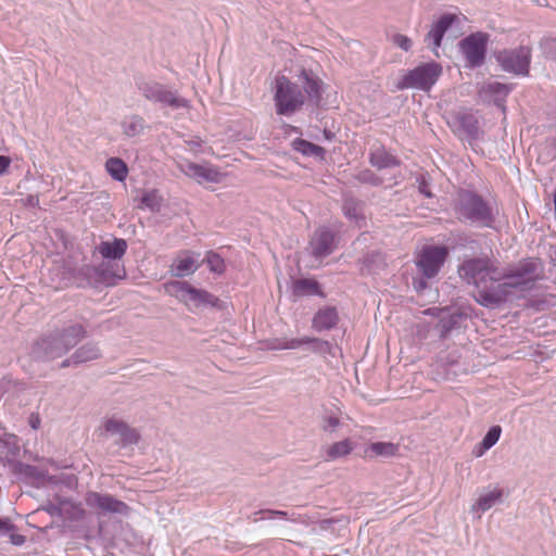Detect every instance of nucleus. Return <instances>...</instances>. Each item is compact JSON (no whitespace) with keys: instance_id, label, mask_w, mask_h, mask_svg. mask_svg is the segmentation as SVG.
<instances>
[{"instance_id":"nucleus-1","label":"nucleus","mask_w":556,"mask_h":556,"mask_svg":"<svg viewBox=\"0 0 556 556\" xmlns=\"http://www.w3.org/2000/svg\"><path fill=\"white\" fill-rule=\"evenodd\" d=\"M459 277L476 288V301L484 307H494L505 302L501 269L490 257H473L464 261L458 267Z\"/></svg>"},{"instance_id":"nucleus-2","label":"nucleus","mask_w":556,"mask_h":556,"mask_svg":"<svg viewBox=\"0 0 556 556\" xmlns=\"http://www.w3.org/2000/svg\"><path fill=\"white\" fill-rule=\"evenodd\" d=\"M86 337L87 330L83 325H71L35 341L30 350V356L37 362H50L60 358Z\"/></svg>"},{"instance_id":"nucleus-3","label":"nucleus","mask_w":556,"mask_h":556,"mask_svg":"<svg viewBox=\"0 0 556 556\" xmlns=\"http://www.w3.org/2000/svg\"><path fill=\"white\" fill-rule=\"evenodd\" d=\"M454 212L459 222L481 228H494L498 215L497 208L482 195L465 189L457 193Z\"/></svg>"},{"instance_id":"nucleus-4","label":"nucleus","mask_w":556,"mask_h":556,"mask_svg":"<svg viewBox=\"0 0 556 556\" xmlns=\"http://www.w3.org/2000/svg\"><path fill=\"white\" fill-rule=\"evenodd\" d=\"M448 256L444 245H426L417 254L415 265L417 276L413 278V287L418 293L431 287Z\"/></svg>"},{"instance_id":"nucleus-5","label":"nucleus","mask_w":556,"mask_h":556,"mask_svg":"<svg viewBox=\"0 0 556 556\" xmlns=\"http://www.w3.org/2000/svg\"><path fill=\"white\" fill-rule=\"evenodd\" d=\"M97 250L105 261L99 267H88L87 270H93L99 277V281L105 285H113L116 279L124 278L126 271L119 261L127 250L126 240L114 238L112 241H102Z\"/></svg>"},{"instance_id":"nucleus-6","label":"nucleus","mask_w":556,"mask_h":556,"mask_svg":"<svg viewBox=\"0 0 556 556\" xmlns=\"http://www.w3.org/2000/svg\"><path fill=\"white\" fill-rule=\"evenodd\" d=\"M136 86L141 96L152 102L174 110L189 109L190 101L179 96L177 91L170 90L166 85L155 80L140 79Z\"/></svg>"},{"instance_id":"nucleus-7","label":"nucleus","mask_w":556,"mask_h":556,"mask_svg":"<svg viewBox=\"0 0 556 556\" xmlns=\"http://www.w3.org/2000/svg\"><path fill=\"white\" fill-rule=\"evenodd\" d=\"M541 263L533 258H523L514 267L507 270H501V280L498 285H504L503 293L505 294V302L510 295L511 289L523 287L538 279V269Z\"/></svg>"},{"instance_id":"nucleus-8","label":"nucleus","mask_w":556,"mask_h":556,"mask_svg":"<svg viewBox=\"0 0 556 556\" xmlns=\"http://www.w3.org/2000/svg\"><path fill=\"white\" fill-rule=\"evenodd\" d=\"M167 290L190 309L208 306L222 308V301L217 296L206 290L197 289L187 281H172L167 285Z\"/></svg>"},{"instance_id":"nucleus-9","label":"nucleus","mask_w":556,"mask_h":556,"mask_svg":"<svg viewBox=\"0 0 556 556\" xmlns=\"http://www.w3.org/2000/svg\"><path fill=\"white\" fill-rule=\"evenodd\" d=\"M274 100L276 113L285 116L291 115L300 110L305 102L301 88L286 76H280L276 79Z\"/></svg>"},{"instance_id":"nucleus-10","label":"nucleus","mask_w":556,"mask_h":556,"mask_svg":"<svg viewBox=\"0 0 556 556\" xmlns=\"http://www.w3.org/2000/svg\"><path fill=\"white\" fill-rule=\"evenodd\" d=\"M442 74V66L435 62L422 63L408 71L397 83V89H419L428 91Z\"/></svg>"},{"instance_id":"nucleus-11","label":"nucleus","mask_w":556,"mask_h":556,"mask_svg":"<svg viewBox=\"0 0 556 556\" xmlns=\"http://www.w3.org/2000/svg\"><path fill=\"white\" fill-rule=\"evenodd\" d=\"M102 437L105 440H112L119 448H126L139 443L140 432L128 425L116 415L105 418L101 425Z\"/></svg>"},{"instance_id":"nucleus-12","label":"nucleus","mask_w":556,"mask_h":556,"mask_svg":"<svg viewBox=\"0 0 556 556\" xmlns=\"http://www.w3.org/2000/svg\"><path fill=\"white\" fill-rule=\"evenodd\" d=\"M495 59L503 71L518 76H526L529 74L531 48L529 46H520L515 49H505L497 52Z\"/></svg>"},{"instance_id":"nucleus-13","label":"nucleus","mask_w":556,"mask_h":556,"mask_svg":"<svg viewBox=\"0 0 556 556\" xmlns=\"http://www.w3.org/2000/svg\"><path fill=\"white\" fill-rule=\"evenodd\" d=\"M85 502L98 516L119 515L126 517L131 511V508L125 502L109 493L90 491L86 494Z\"/></svg>"},{"instance_id":"nucleus-14","label":"nucleus","mask_w":556,"mask_h":556,"mask_svg":"<svg viewBox=\"0 0 556 556\" xmlns=\"http://www.w3.org/2000/svg\"><path fill=\"white\" fill-rule=\"evenodd\" d=\"M488 41L489 35L482 31L470 34L459 41V50L468 67H480L484 63Z\"/></svg>"},{"instance_id":"nucleus-15","label":"nucleus","mask_w":556,"mask_h":556,"mask_svg":"<svg viewBox=\"0 0 556 556\" xmlns=\"http://www.w3.org/2000/svg\"><path fill=\"white\" fill-rule=\"evenodd\" d=\"M311 253L315 258L329 256L336 250V235L329 228H318L309 240Z\"/></svg>"},{"instance_id":"nucleus-16","label":"nucleus","mask_w":556,"mask_h":556,"mask_svg":"<svg viewBox=\"0 0 556 556\" xmlns=\"http://www.w3.org/2000/svg\"><path fill=\"white\" fill-rule=\"evenodd\" d=\"M180 170L188 177L201 182H220L223 175L214 166L201 165L193 162L186 161L179 164Z\"/></svg>"},{"instance_id":"nucleus-17","label":"nucleus","mask_w":556,"mask_h":556,"mask_svg":"<svg viewBox=\"0 0 556 556\" xmlns=\"http://www.w3.org/2000/svg\"><path fill=\"white\" fill-rule=\"evenodd\" d=\"M455 130L458 137H465L469 141L477 140L480 134L479 119L471 112H458L454 117Z\"/></svg>"},{"instance_id":"nucleus-18","label":"nucleus","mask_w":556,"mask_h":556,"mask_svg":"<svg viewBox=\"0 0 556 556\" xmlns=\"http://www.w3.org/2000/svg\"><path fill=\"white\" fill-rule=\"evenodd\" d=\"M342 213L356 227H366L365 202L351 194L343 195Z\"/></svg>"},{"instance_id":"nucleus-19","label":"nucleus","mask_w":556,"mask_h":556,"mask_svg":"<svg viewBox=\"0 0 556 556\" xmlns=\"http://www.w3.org/2000/svg\"><path fill=\"white\" fill-rule=\"evenodd\" d=\"M457 20V15L445 13L431 25V28L426 35L425 39L432 42L433 51H435L441 46L445 33Z\"/></svg>"},{"instance_id":"nucleus-20","label":"nucleus","mask_w":556,"mask_h":556,"mask_svg":"<svg viewBox=\"0 0 556 556\" xmlns=\"http://www.w3.org/2000/svg\"><path fill=\"white\" fill-rule=\"evenodd\" d=\"M308 99L316 105L321 100L323 80L311 70L302 68L298 76Z\"/></svg>"},{"instance_id":"nucleus-21","label":"nucleus","mask_w":556,"mask_h":556,"mask_svg":"<svg viewBox=\"0 0 556 556\" xmlns=\"http://www.w3.org/2000/svg\"><path fill=\"white\" fill-rule=\"evenodd\" d=\"M467 318V314L455 311H443L437 324V329L442 338H446L453 330L459 329L462 323Z\"/></svg>"},{"instance_id":"nucleus-22","label":"nucleus","mask_w":556,"mask_h":556,"mask_svg":"<svg viewBox=\"0 0 556 556\" xmlns=\"http://www.w3.org/2000/svg\"><path fill=\"white\" fill-rule=\"evenodd\" d=\"M339 323V314L334 306H325L316 312L312 327L316 331L330 330Z\"/></svg>"},{"instance_id":"nucleus-23","label":"nucleus","mask_w":556,"mask_h":556,"mask_svg":"<svg viewBox=\"0 0 556 556\" xmlns=\"http://www.w3.org/2000/svg\"><path fill=\"white\" fill-rule=\"evenodd\" d=\"M369 164L377 169H384L400 166L401 161L383 147H379L370 151Z\"/></svg>"},{"instance_id":"nucleus-24","label":"nucleus","mask_w":556,"mask_h":556,"mask_svg":"<svg viewBox=\"0 0 556 556\" xmlns=\"http://www.w3.org/2000/svg\"><path fill=\"white\" fill-rule=\"evenodd\" d=\"M197 269L198 265H195V260L189 252H186L184 256H179L175 260L170 267V273L175 277H185L193 274Z\"/></svg>"},{"instance_id":"nucleus-25","label":"nucleus","mask_w":556,"mask_h":556,"mask_svg":"<svg viewBox=\"0 0 556 556\" xmlns=\"http://www.w3.org/2000/svg\"><path fill=\"white\" fill-rule=\"evenodd\" d=\"M503 498V490L494 489L479 496L477 502L471 506V511L485 513L495 504L501 503Z\"/></svg>"},{"instance_id":"nucleus-26","label":"nucleus","mask_w":556,"mask_h":556,"mask_svg":"<svg viewBox=\"0 0 556 556\" xmlns=\"http://www.w3.org/2000/svg\"><path fill=\"white\" fill-rule=\"evenodd\" d=\"M295 296L323 295L319 283L309 278H300L293 282L292 288Z\"/></svg>"},{"instance_id":"nucleus-27","label":"nucleus","mask_w":556,"mask_h":556,"mask_svg":"<svg viewBox=\"0 0 556 556\" xmlns=\"http://www.w3.org/2000/svg\"><path fill=\"white\" fill-rule=\"evenodd\" d=\"M291 146L294 151L300 152L305 156H314L320 160L325 159L326 150L323 147L312 143L305 139L296 138L292 141Z\"/></svg>"},{"instance_id":"nucleus-28","label":"nucleus","mask_w":556,"mask_h":556,"mask_svg":"<svg viewBox=\"0 0 556 556\" xmlns=\"http://www.w3.org/2000/svg\"><path fill=\"white\" fill-rule=\"evenodd\" d=\"M511 88L508 85L493 81L482 86L480 92L485 97H490L494 100L496 104L500 102H504Z\"/></svg>"},{"instance_id":"nucleus-29","label":"nucleus","mask_w":556,"mask_h":556,"mask_svg":"<svg viewBox=\"0 0 556 556\" xmlns=\"http://www.w3.org/2000/svg\"><path fill=\"white\" fill-rule=\"evenodd\" d=\"M13 473L18 478L26 481H38L45 478V472L38 467L16 462L13 465Z\"/></svg>"},{"instance_id":"nucleus-30","label":"nucleus","mask_w":556,"mask_h":556,"mask_svg":"<svg viewBox=\"0 0 556 556\" xmlns=\"http://www.w3.org/2000/svg\"><path fill=\"white\" fill-rule=\"evenodd\" d=\"M78 365L101 358L102 353L97 343L88 342L74 352Z\"/></svg>"},{"instance_id":"nucleus-31","label":"nucleus","mask_w":556,"mask_h":556,"mask_svg":"<svg viewBox=\"0 0 556 556\" xmlns=\"http://www.w3.org/2000/svg\"><path fill=\"white\" fill-rule=\"evenodd\" d=\"M353 442L350 439H344L342 441L336 442L327 448L325 459L327 462H332L338 458L344 457L349 455L353 451Z\"/></svg>"},{"instance_id":"nucleus-32","label":"nucleus","mask_w":556,"mask_h":556,"mask_svg":"<svg viewBox=\"0 0 556 556\" xmlns=\"http://www.w3.org/2000/svg\"><path fill=\"white\" fill-rule=\"evenodd\" d=\"M105 168L111 177L117 181H124L128 174L126 163L118 157H110L105 163Z\"/></svg>"},{"instance_id":"nucleus-33","label":"nucleus","mask_w":556,"mask_h":556,"mask_svg":"<svg viewBox=\"0 0 556 556\" xmlns=\"http://www.w3.org/2000/svg\"><path fill=\"white\" fill-rule=\"evenodd\" d=\"M163 199L157 190H150L142 194L140 200V208H149L152 212H159L162 206Z\"/></svg>"},{"instance_id":"nucleus-34","label":"nucleus","mask_w":556,"mask_h":556,"mask_svg":"<svg viewBox=\"0 0 556 556\" xmlns=\"http://www.w3.org/2000/svg\"><path fill=\"white\" fill-rule=\"evenodd\" d=\"M122 126L127 137H135L143 131L144 119L139 115H132L127 121H124Z\"/></svg>"},{"instance_id":"nucleus-35","label":"nucleus","mask_w":556,"mask_h":556,"mask_svg":"<svg viewBox=\"0 0 556 556\" xmlns=\"http://www.w3.org/2000/svg\"><path fill=\"white\" fill-rule=\"evenodd\" d=\"M501 433L502 428L500 426L491 427L480 442V451L477 453V456H481L485 451L490 450L498 441Z\"/></svg>"},{"instance_id":"nucleus-36","label":"nucleus","mask_w":556,"mask_h":556,"mask_svg":"<svg viewBox=\"0 0 556 556\" xmlns=\"http://www.w3.org/2000/svg\"><path fill=\"white\" fill-rule=\"evenodd\" d=\"M308 346L316 354L334 356V348L329 341L311 337Z\"/></svg>"},{"instance_id":"nucleus-37","label":"nucleus","mask_w":556,"mask_h":556,"mask_svg":"<svg viewBox=\"0 0 556 556\" xmlns=\"http://www.w3.org/2000/svg\"><path fill=\"white\" fill-rule=\"evenodd\" d=\"M369 450L376 456L390 457L395 455L397 446L391 442H375L370 444Z\"/></svg>"},{"instance_id":"nucleus-38","label":"nucleus","mask_w":556,"mask_h":556,"mask_svg":"<svg viewBox=\"0 0 556 556\" xmlns=\"http://www.w3.org/2000/svg\"><path fill=\"white\" fill-rule=\"evenodd\" d=\"M353 177L361 184H366L375 187L381 186L383 184L382 178L368 168L358 172Z\"/></svg>"},{"instance_id":"nucleus-39","label":"nucleus","mask_w":556,"mask_h":556,"mask_svg":"<svg viewBox=\"0 0 556 556\" xmlns=\"http://www.w3.org/2000/svg\"><path fill=\"white\" fill-rule=\"evenodd\" d=\"M205 262L211 271L215 274H223L225 271V262L219 254L208 251L205 256Z\"/></svg>"},{"instance_id":"nucleus-40","label":"nucleus","mask_w":556,"mask_h":556,"mask_svg":"<svg viewBox=\"0 0 556 556\" xmlns=\"http://www.w3.org/2000/svg\"><path fill=\"white\" fill-rule=\"evenodd\" d=\"M309 338L311 337H302V338H294L290 340H285L283 342H280L275 349L279 350H296L305 345H309Z\"/></svg>"},{"instance_id":"nucleus-41","label":"nucleus","mask_w":556,"mask_h":556,"mask_svg":"<svg viewBox=\"0 0 556 556\" xmlns=\"http://www.w3.org/2000/svg\"><path fill=\"white\" fill-rule=\"evenodd\" d=\"M341 426V420L336 415H325L321 418L320 428L324 432L332 433Z\"/></svg>"},{"instance_id":"nucleus-42","label":"nucleus","mask_w":556,"mask_h":556,"mask_svg":"<svg viewBox=\"0 0 556 556\" xmlns=\"http://www.w3.org/2000/svg\"><path fill=\"white\" fill-rule=\"evenodd\" d=\"M540 48L547 58L556 60V38H543Z\"/></svg>"},{"instance_id":"nucleus-43","label":"nucleus","mask_w":556,"mask_h":556,"mask_svg":"<svg viewBox=\"0 0 556 556\" xmlns=\"http://www.w3.org/2000/svg\"><path fill=\"white\" fill-rule=\"evenodd\" d=\"M391 41L394 46H396L397 48L404 50V51H409L410 48H412V39L409 37H407L406 35H402V34H395L392 36L391 38Z\"/></svg>"},{"instance_id":"nucleus-44","label":"nucleus","mask_w":556,"mask_h":556,"mask_svg":"<svg viewBox=\"0 0 556 556\" xmlns=\"http://www.w3.org/2000/svg\"><path fill=\"white\" fill-rule=\"evenodd\" d=\"M416 181L418 182V190L421 194L426 195L427 198H431L432 193L429 190V186L427 182V179L424 175H420L417 177Z\"/></svg>"},{"instance_id":"nucleus-45","label":"nucleus","mask_w":556,"mask_h":556,"mask_svg":"<svg viewBox=\"0 0 556 556\" xmlns=\"http://www.w3.org/2000/svg\"><path fill=\"white\" fill-rule=\"evenodd\" d=\"M381 261H382V257L379 252H369L364 255L363 263L365 266L371 267L372 264H375L376 262H381Z\"/></svg>"},{"instance_id":"nucleus-46","label":"nucleus","mask_w":556,"mask_h":556,"mask_svg":"<svg viewBox=\"0 0 556 556\" xmlns=\"http://www.w3.org/2000/svg\"><path fill=\"white\" fill-rule=\"evenodd\" d=\"M12 160L10 156L0 155V176H3L9 172Z\"/></svg>"},{"instance_id":"nucleus-47","label":"nucleus","mask_w":556,"mask_h":556,"mask_svg":"<svg viewBox=\"0 0 556 556\" xmlns=\"http://www.w3.org/2000/svg\"><path fill=\"white\" fill-rule=\"evenodd\" d=\"M15 529V526L11 523L9 520H4L0 518V534L11 532Z\"/></svg>"},{"instance_id":"nucleus-48","label":"nucleus","mask_w":556,"mask_h":556,"mask_svg":"<svg viewBox=\"0 0 556 556\" xmlns=\"http://www.w3.org/2000/svg\"><path fill=\"white\" fill-rule=\"evenodd\" d=\"M28 424L31 427V429L37 430L40 427L41 420L38 414H30L28 418Z\"/></svg>"},{"instance_id":"nucleus-49","label":"nucleus","mask_w":556,"mask_h":556,"mask_svg":"<svg viewBox=\"0 0 556 556\" xmlns=\"http://www.w3.org/2000/svg\"><path fill=\"white\" fill-rule=\"evenodd\" d=\"M71 366H78V363L75 358L74 353L71 356H68L67 358L63 359L62 363L60 364V368H67Z\"/></svg>"},{"instance_id":"nucleus-50","label":"nucleus","mask_w":556,"mask_h":556,"mask_svg":"<svg viewBox=\"0 0 556 556\" xmlns=\"http://www.w3.org/2000/svg\"><path fill=\"white\" fill-rule=\"evenodd\" d=\"M11 543L16 546H21L25 543V536L22 534L12 533L10 535Z\"/></svg>"},{"instance_id":"nucleus-51","label":"nucleus","mask_w":556,"mask_h":556,"mask_svg":"<svg viewBox=\"0 0 556 556\" xmlns=\"http://www.w3.org/2000/svg\"><path fill=\"white\" fill-rule=\"evenodd\" d=\"M258 513H260V514H261V513L269 514V515H271V516H279V517H282V518L287 517V513H286V511H283V510L265 509V510H260Z\"/></svg>"},{"instance_id":"nucleus-52","label":"nucleus","mask_w":556,"mask_h":556,"mask_svg":"<svg viewBox=\"0 0 556 556\" xmlns=\"http://www.w3.org/2000/svg\"><path fill=\"white\" fill-rule=\"evenodd\" d=\"M46 510L50 514V515H55V514H59L60 513V509L58 506L55 505H49L48 507H46Z\"/></svg>"},{"instance_id":"nucleus-53","label":"nucleus","mask_w":556,"mask_h":556,"mask_svg":"<svg viewBox=\"0 0 556 556\" xmlns=\"http://www.w3.org/2000/svg\"><path fill=\"white\" fill-rule=\"evenodd\" d=\"M324 137H325L327 140H329V141H330V140H332V138L334 137V135H333L330 130L325 129V130H324Z\"/></svg>"},{"instance_id":"nucleus-54","label":"nucleus","mask_w":556,"mask_h":556,"mask_svg":"<svg viewBox=\"0 0 556 556\" xmlns=\"http://www.w3.org/2000/svg\"><path fill=\"white\" fill-rule=\"evenodd\" d=\"M503 282H516V279L504 280Z\"/></svg>"}]
</instances>
